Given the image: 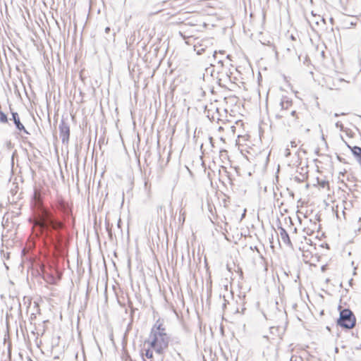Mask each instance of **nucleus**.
Here are the masks:
<instances>
[{"label":"nucleus","mask_w":361,"mask_h":361,"mask_svg":"<svg viewBox=\"0 0 361 361\" xmlns=\"http://www.w3.org/2000/svg\"><path fill=\"white\" fill-rule=\"evenodd\" d=\"M246 70L248 71L249 74H251L252 76L254 75L253 68Z\"/></svg>","instance_id":"obj_16"},{"label":"nucleus","mask_w":361,"mask_h":361,"mask_svg":"<svg viewBox=\"0 0 361 361\" xmlns=\"http://www.w3.org/2000/svg\"><path fill=\"white\" fill-rule=\"evenodd\" d=\"M145 356L149 358V359H151L153 357V352L152 350L150 349H148L146 350L145 352Z\"/></svg>","instance_id":"obj_9"},{"label":"nucleus","mask_w":361,"mask_h":361,"mask_svg":"<svg viewBox=\"0 0 361 361\" xmlns=\"http://www.w3.org/2000/svg\"><path fill=\"white\" fill-rule=\"evenodd\" d=\"M292 105V103L288 100H282L280 102V106L282 111L286 110Z\"/></svg>","instance_id":"obj_7"},{"label":"nucleus","mask_w":361,"mask_h":361,"mask_svg":"<svg viewBox=\"0 0 361 361\" xmlns=\"http://www.w3.org/2000/svg\"><path fill=\"white\" fill-rule=\"evenodd\" d=\"M110 30H111V29H110V27H106L105 28V32H106V33H109V32H110Z\"/></svg>","instance_id":"obj_17"},{"label":"nucleus","mask_w":361,"mask_h":361,"mask_svg":"<svg viewBox=\"0 0 361 361\" xmlns=\"http://www.w3.org/2000/svg\"><path fill=\"white\" fill-rule=\"evenodd\" d=\"M279 231H280V233H279L280 237H281V239L282 240V241L288 245H291L292 244H291L289 235H288V233L286 232V231L283 228L280 227Z\"/></svg>","instance_id":"obj_6"},{"label":"nucleus","mask_w":361,"mask_h":361,"mask_svg":"<svg viewBox=\"0 0 361 361\" xmlns=\"http://www.w3.org/2000/svg\"><path fill=\"white\" fill-rule=\"evenodd\" d=\"M219 82H221V80H223V78H219Z\"/></svg>","instance_id":"obj_27"},{"label":"nucleus","mask_w":361,"mask_h":361,"mask_svg":"<svg viewBox=\"0 0 361 361\" xmlns=\"http://www.w3.org/2000/svg\"><path fill=\"white\" fill-rule=\"evenodd\" d=\"M338 116H339V114H337V113H336V114H334V116H335V117H338Z\"/></svg>","instance_id":"obj_26"},{"label":"nucleus","mask_w":361,"mask_h":361,"mask_svg":"<svg viewBox=\"0 0 361 361\" xmlns=\"http://www.w3.org/2000/svg\"><path fill=\"white\" fill-rule=\"evenodd\" d=\"M319 184L322 187V188H325L326 186H328L329 185V183L327 181H325V180H322L321 182H319Z\"/></svg>","instance_id":"obj_11"},{"label":"nucleus","mask_w":361,"mask_h":361,"mask_svg":"<svg viewBox=\"0 0 361 361\" xmlns=\"http://www.w3.org/2000/svg\"><path fill=\"white\" fill-rule=\"evenodd\" d=\"M336 128H340L341 130H343V126L340 121H338L336 123Z\"/></svg>","instance_id":"obj_12"},{"label":"nucleus","mask_w":361,"mask_h":361,"mask_svg":"<svg viewBox=\"0 0 361 361\" xmlns=\"http://www.w3.org/2000/svg\"><path fill=\"white\" fill-rule=\"evenodd\" d=\"M59 131H60V137H61L63 143L67 142L68 141L69 135H70L69 126L64 122H62L59 125Z\"/></svg>","instance_id":"obj_4"},{"label":"nucleus","mask_w":361,"mask_h":361,"mask_svg":"<svg viewBox=\"0 0 361 361\" xmlns=\"http://www.w3.org/2000/svg\"><path fill=\"white\" fill-rule=\"evenodd\" d=\"M181 219H183V221H185V217L184 216H181Z\"/></svg>","instance_id":"obj_29"},{"label":"nucleus","mask_w":361,"mask_h":361,"mask_svg":"<svg viewBox=\"0 0 361 361\" xmlns=\"http://www.w3.org/2000/svg\"><path fill=\"white\" fill-rule=\"evenodd\" d=\"M170 337L160 320H157L152 326L149 338L146 341L155 352L161 355L169 346Z\"/></svg>","instance_id":"obj_1"},{"label":"nucleus","mask_w":361,"mask_h":361,"mask_svg":"<svg viewBox=\"0 0 361 361\" xmlns=\"http://www.w3.org/2000/svg\"><path fill=\"white\" fill-rule=\"evenodd\" d=\"M12 117H13V121L16 126V128L19 130H23L25 133L28 134V132L26 130L24 126L21 123L18 113L13 112Z\"/></svg>","instance_id":"obj_5"},{"label":"nucleus","mask_w":361,"mask_h":361,"mask_svg":"<svg viewBox=\"0 0 361 361\" xmlns=\"http://www.w3.org/2000/svg\"><path fill=\"white\" fill-rule=\"evenodd\" d=\"M290 154V149H289L288 148H287V149H286V154H285V155H286V157H288Z\"/></svg>","instance_id":"obj_15"},{"label":"nucleus","mask_w":361,"mask_h":361,"mask_svg":"<svg viewBox=\"0 0 361 361\" xmlns=\"http://www.w3.org/2000/svg\"><path fill=\"white\" fill-rule=\"evenodd\" d=\"M225 73H226V76L225 77L226 78H228L229 80H231V76L228 75V71H226Z\"/></svg>","instance_id":"obj_19"},{"label":"nucleus","mask_w":361,"mask_h":361,"mask_svg":"<svg viewBox=\"0 0 361 361\" xmlns=\"http://www.w3.org/2000/svg\"><path fill=\"white\" fill-rule=\"evenodd\" d=\"M312 14L314 15L313 12H312ZM313 16L315 17L314 16ZM319 19H320L322 21L325 23V20H324V18H322L320 16H319L317 18L315 17V19L314 20V22L315 23V24H317V25L319 24V21H318Z\"/></svg>","instance_id":"obj_10"},{"label":"nucleus","mask_w":361,"mask_h":361,"mask_svg":"<svg viewBox=\"0 0 361 361\" xmlns=\"http://www.w3.org/2000/svg\"><path fill=\"white\" fill-rule=\"evenodd\" d=\"M201 51H203V49H201V50L197 51V54H201Z\"/></svg>","instance_id":"obj_23"},{"label":"nucleus","mask_w":361,"mask_h":361,"mask_svg":"<svg viewBox=\"0 0 361 361\" xmlns=\"http://www.w3.org/2000/svg\"><path fill=\"white\" fill-rule=\"evenodd\" d=\"M38 224L46 230H58L62 228V223L56 219L52 214L45 209H42L39 214Z\"/></svg>","instance_id":"obj_2"},{"label":"nucleus","mask_w":361,"mask_h":361,"mask_svg":"<svg viewBox=\"0 0 361 361\" xmlns=\"http://www.w3.org/2000/svg\"><path fill=\"white\" fill-rule=\"evenodd\" d=\"M235 72L238 73H240V71H239V70L238 68H235L234 69Z\"/></svg>","instance_id":"obj_25"},{"label":"nucleus","mask_w":361,"mask_h":361,"mask_svg":"<svg viewBox=\"0 0 361 361\" xmlns=\"http://www.w3.org/2000/svg\"><path fill=\"white\" fill-rule=\"evenodd\" d=\"M287 50H288V51H290V48H289V47H288V48H287Z\"/></svg>","instance_id":"obj_32"},{"label":"nucleus","mask_w":361,"mask_h":361,"mask_svg":"<svg viewBox=\"0 0 361 361\" xmlns=\"http://www.w3.org/2000/svg\"><path fill=\"white\" fill-rule=\"evenodd\" d=\"M8 121L6 115L0 111V122L6 123Z\"/></svg>","instance_id":"obj_8"},{"label":"nucleus","mask_w":361,"mask_h":361,"mask_svg":"<svg viewBox=\"0 0 361 361\" xmlns=\"http://www.w3.org/2000/svg\"><path fill=\"white\" fill-rule=\"evenodd\" d=\"M201 51H203V49H201V50L197 51V54H201Z\"/></svg>","instance_id":"obj_24"},{"label":"nucleus","mask_w":361,"mask_h":361,"mask_svg":"<svg viewBox=\"0 0 361 361\" xmlns=\"http://www.w3.org/2000/svg\"><path fill=\"white\" fill-rule=\"evenodd\" d=\"M287 116L286 113V112H284V113H283V114H277V115H276V117H277V118H282V117H285V116Z\"/></svg>","instance_id":"obj_13"},{"label":"nucleus","mask_w":361,"mask_h":361,"mask_svg":"<svg viewBox=\"0 0 361 361\" xmlns=\"http://www.w3.org/2000/svg\"><path fill=\"white\" fill-rule=\"evenodd\" d=\"M181 219H183V221H185V217L184 216H181Z\"/></svg>","instance_id":"obj_28"},{"label":"nucleus","mask_w":361,"mask_h":361,"mask_svg":"<svg viewBox=\"0 0 361 361\" xmlns=\"http://www.w3.org/2000/svg\"><path fill=\"white\" fill-rule=\"evenodd\" d=\"M355 317L353 312L349 309H344L340 312L338 324L343 328L350 329L355 325Z\"/></svg>","instance_id":"obj_3"},{"label":"nucleus","mask_w":361,"mask_h":361,"mask_svg":"<svg viewBox=\"0 0 361 361\" xmlns=\"http://www.w3.org/2000/svg\"><path fill=\"white\" fill-rule=\"evenodd\" d=\"M183 20L182 18H179L178 19V21H177V22H178V23H182V22H183Z\"/></svg>","instance_id":"obj_20"},{"label":"nucleus","mask_w":361,"mask_h":361,"mask_svg":"<svg viewBox=\"0 0 361 361\" xmlns=\"http://www.w3.org/2000/svg\"><path fill=\"white\" fill-rule=\"evenodd\" d=\"M214 69H212V72H211V75H212V76H213V75H214Z\"/></svg>","instance_id":"obj_22"},{"label":"nucleus","mask_w":361,"mask_h":361,"mask_svg":"<svg viewBox=\"0 0 361 361\" xmlns=\"http://www.w3.org/2000/svg\"><path fill=\"white\" fill-rule=\"evenodd\" d=\"M261 73L260 72H258V80H259V79L261 78Z\"/></svg>","instance_id":"obj_21"},{"label":"nucleus","mask_w":361,"mask_h":361,"mask_svg":"<svg viewBox=\"0 0 361 361\" xmlns=\"http://www.w3.org/2000/svg\"><path fill=\"white\" fill-rule=\"evenodd\" d=\"M295 114H296L295 111H291V112L290 113V115H291L292 116H295Z\"/></svg>","instance_id":"obj_18"},{"label":"nucleus","mask_w":361,"mask_h":361,"mask_svg":"<svg viewBox=\"0 0 361 361\" xmlns=\"http://www.w3.org/2000/svg\"><path fill=\"white\" fill-rule=\"evenodd\" d=\"M291 39H295V37L293 35H291Z\"/></svg>","instance_id":"obj_30"},{"label":"nucleus","mask_w":361,"mask_h":361,"mask_svg":"<svg viewBox=\"0 0 361 361\" xmlns=\"http://www.w3.org/2000/svg\"><path fill=\"white\" fill-rule=\"evenodd\" d=\"M297 146V144L295 141H291L290 142V147H295Z\"/></svg>","instance_id":"obj_14"},{"label":"nucleus","mask_w":361,"mask_h":361,"mask_svg":"<svg viewBox=\"0 0 361 361\" xmlns=\"http://www.w3.org/2000/svg\"><path fill=\"white\" fill-rule=\"evenodd\" d=\"M350 24H351L352 25H355V23H351Z\"/></svg>","instance_id":"obj_31"}]
</instances>
